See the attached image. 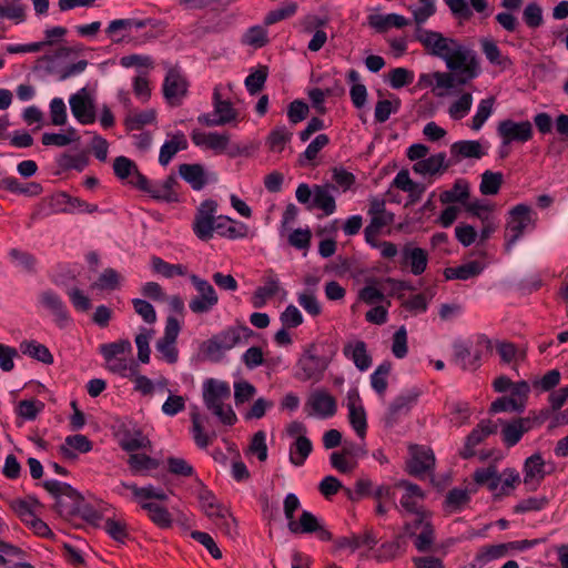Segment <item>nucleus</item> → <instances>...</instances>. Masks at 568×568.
Here are the masks:
<instances>
[{"instance_id":"21","label":"nucleus","mask_w":568,"mask_h":568,"mask_svg":"<svg viewBox=\"0 0 568 568\" xmlns=\"http://www.w3.org/2000/svg\"><path fill=\"white\" fill-rule=\"evenodd\" d=\"M179 174L194 191H201L209 183L217 182L216 173L207 171L202 164L199 163L180 164Z\"/></svg>"},{"instance_id":"8","label":"nucleus","mask_w":568,"mask_h":568,"mask_svg":"<svg viewBox=\"0 0 568 568\" xmlns=\"http://www.w3.org/2000/svg\"><path fill=\"white\" fill-rule=\"evenodd\" d=\"M491 348V342L485 335L478 336L473 343L454 345V363L465 371H475L480 366L485 353Z\"/></svg>"},{"instance_id":"41","label":"nucleus","mask_w":568,"mask_h":568,"mask_svg":"<svg viewBox=\"0 0 568 568\" xmlns=\"http://www.w3.org/2000/svg\"><path fill=\"white\" fill-rule=\"evenodd\" d=\"M377 544V538L372 531H365L359 535H351L342 537L337 541V546L341 549H349L355 551L361 548L372 550Z\"/></svg>"},{"instance_id":"38","label":"nucleus","mask_w":568,"mask_h":568,"mask_svg":"<svg viewBox=\"0 0 568 568\" xmlns=\"http://www.w3.org/2000/svg\"><path fill=\"white\" fill-rule=\"evenodd\" d=\"M545 462L540 454H534L525 460L524 464V483L531 485L532 488L539 486L545 478Z\"/></svg>"},{"instance_id":"39","label":"nucleus","mask_w":568,"mask_h":568,"mask_svg":"<svg viewBox=\"0 0 568 568\" xmlns=\"http://www.w3.org/2000/svg\"><path fill=\"white\" fill-rule=\"evenodd\" d=\"M409 23V20L398 13L387 14H371L368 17V24L377 32H385L390 28H404Z\"/></svg>"},{"instance_id":"46","label":"nucleus","mask_w":568,"mask_h":568,"mask_svg":"<svg viewBox=\"0 0 568 568\" xmlns=\"http://www.w3.org/2000/svg\"><path fill=\"white\" fill-rule=\"evenodd\" d=\"M333 186L331 185H315L313 189V205L322 210L326 215H331L336 210L334 195L332 194Z\"/></svg>"},{"instance_id":"45","label":"nucleus","mask_w":568,"mask_h":568,"mask_svg":"<svg viewBox=\"0 0 568 568\" xmlns=\"http://www.w3.org/2000/svg\"><path fill=\"white\" fill-rule=\"evenodd\" d=\"M313 450V444L308 437L295 438L290 445L288 458L292 465L301 467Z\"/></svg>"},{"instance_id":"51","label":"nucleus","mask_w":568,"mask_h":568,"mask_svg":"<svg viewBox=\"0 0 568 568\" xmlns=\"http://www.w3.org/2000/svg\"><path fill=\"white\" fill-rule=\"evenodd\" d=\"M197 499L202 510L212 520L216 516H221L222 511L225 509V507L219 504L215 495L202 484L197 493Z\"/></svg>"},{"instance_id":"29","label":"nucleus","mask_w":568,"mask_h":568,"mask_svg":"<svg viewBox=\"0 0 568 568\" xmlns=\"http://www.w3.org/2000/svg\"><path fill=\"white\" fill-rule=\"evenodd\" d=\"M399 263L403 268H408L412 274L418 276L427 268L428 254L422 247L406 244L400 251Z\"/></svg>"},{"instance_id":"18","label":"nucleus","mask_w":568,"mask_h":568,"mask_svg":"<svg viewBox=\"0 0 568 568\" xmlns=\"http://www.w3.org/2000/svg\"><path fill=\"white\" fill-rule=\"evenodd\" d=\"M348 422L359 438H365L367 432V416L359 392L356 387L349 388L346 394Z\"/></svg>"},{"instance_id":"49","label":"nucleus","mask_w":568,"mask_h":568,"mask_svg":"<svg viewBox=\"0 0 568 568\" xmlns=\"http://www.w3.org/2000/svg\"><path fill=\"white\" fill-rule=\"evenodd\" d=\"M484 270V265L478 261H470L456 267H447L444 275L447 280L467 281L479 275Z\"/></svg>"},{"instance_id":"13","label":"nucleus","mask_w":568,"mask_h":568,"mask_svg":"<svg viewBox=\"0 0 568 568\" xmlns=\"http://www.w3.org/2000/svg\"><path fill=\"white\" fill-rule=\"evenodd\" d=\"M416 40L433 57L443 61L447 58L457 39L445 37L443 33L418 27L415 33Z\"/></svg>"},{"instance_id":"27","label":"nucleus","mask_w":568,"mask_h":568,"mask_svg":"<svg viewBox=\"0 0 568 568\" xmlns=\"http://www.w3.org/2000/svg\"><path fill=\"white\" fill-rule=\"evenodd\" d=\"M410 458L407 462V470L410 475L422 476L435 465V456L430 448L418 445L409 446Z\"/></svg>"},{"instance_id":"30","label":"nucleus","mask_w":568,"mask_h":568,"mask_svg":"<svg viewBox=\"0 0 568 568\" xmlns=\"http://www.w3.org/2000/svg\"><path fill=\"white\" fill-rule=\"evenodd\" d=\"M114 174L122 181L140 189L141 184L146 183V176L140 173L136 164L126 156H118L113 162Z\"/></svg>"},{"instance_id":"36","label":"nucleus","mask_w":568,"mask_h":568,"mask_svg":"<svg viewBox=\"0 0 568 568\" xmlns=\"http://www.w3.org/2000/svg\"><path fill=\"white\" fill-rule=\"evenodd\" d=\"M517 542L489 545L481 547L475 556L474 567H483L488 562L505 557L510 549H516Z\"/></svg>"},{"instance_id":"17","label":"nucleus","mask_w":568,"mask_h":568,"mask_svg":"<svg viewBox=\"0 0 568 568\" xmlns=\"http://www.w3.org/2000/svg\"><path fill=\"white\" fill-rule=\"evenodd\" d=\"M396 486L404 488L399 506L395 505L399 511L404 510L408 514L418 516V518L428 516V513L423 506L425 494L418 485L407 480H399Z\"/></svg>"},{"instance_id":"54","label":"nucleus","mask_w":568,"mask_h":568,"mask_svg":"<svg viewBox=\"0 0 568 568\" xmlns=\"http://www.w3.org/2000/svg\"><path fill=\"white\" fill-rule=\"evenodd\" d=\"M418 392L415 389L399 394L389 405L388 413L392 419L400 414L407 413L418 398Z\"/></svg>"},{"instance_id":"52","label":"nucleus","mask_w":568,"mask_h":568,"mask_svg":"<svg viewBox=\"0 0 568 568\" xmlns=\"http://www.w3.org/2000/svg\"><path fill=\"white\" fill-rule=\"evenodd\" d=\"M293 132L285 125L274 128L266 138V145L273 153H281L291 142Z\"/></svg>"},{"instance_id":"50","label":"nucleus","mask_w":568,"mask_h":568,"mask_svg":"<svg viewBox=\"0 0 568 568\" xmlns=\"http://www.w3.org/2000/svg\"><path fill=\"white\" fill-rule=\"evenodd\" d=\"M390 371L392 363L388 361H384L371 374V386L381 398L385 397L388 387V376L390 374Z\"/></svg>"},{"instance_id":"22","label":"nucleus","mask_w":568,"mask_h":568,"mask_svg":"<svg viewBox=\"0 0 568 568\" xmlns=\"http://www.w3.org/2000/svg\"><path fill=\"white\" fill-rule=\"evenodd\" d=\"M148 20H140L134 18L114 19L109 22L105 28V34L114 44L130 42V34L133 29H143L148 26Z\"/></svg>"},{"instance_id":"57","label":"nucleus","mask_w":568,"mask_h":568,"mask_svg":"<svg viewBox=\"0 0 568 568\" xmlns=\"http://www.w3.org/2000/svg\"><path fill=\"white\" fill-rule=\"evenodd\" d=\"M155 120V110L148 109L141 112H130L124 119V125L130 131L141 130L145 125L154 123Z\"/></svg>"},{"instance_id":"26","label":"nucleus","mask_w":568,"mask_h":568,"mask_svg":"<svg viewBox=\"0 0 568 568\" xmlns=\"http://www.w3.org/2000/svg\"><path fill=\"white\" fill-rule=\"evenodd\" d=\"M501 425V440L506 447H514L517 445L523 436L534 427V422L529 417H518L510 422H503Z\"/></svg>"},{"instance_id":"28","label":"nucleus","mask_w":568,"mask_h":568,"mask_svg":"<svg viewBox=\"0 0 568 568\" xmlns=\"http://www.w3.org/2000/svg\"><path fill=\"white\" fill-rule=\"evenodd\" d=\"M191 139L192 142L199 148L212 150L217 154L229 152V133L194 130L191 134Z\"/></svg>"},{"instance_id":"64","label":"nucleus","mask_w":568,"mask_h":568,"mask_svg":"<svg viewBox=\"0 0 568 568\" xmlns=\"http://www.w3.org/2000/svg\"><path fill=\"white\" fill-rule=\"evenodd\" d=\"M266 26H253L246 30L242 37V42L254 49L263 48L268 42V32Z\"/></svg>"},{"instance_id":"3","label":"nucleus","mask_w":568,"mask_h":568,"mask_svg":"<svg viewBox=\"0 0 568 568\" xmlns=\"http://www.w3.org/2000/svg\"><path fill=\"white\" fill-rule=\"evenodd\" d=\"M99 352L104 358L105 368L122 378H131L135 375V365L132 357V345L129 339H119L112 343L101 344Z\"/></svg>"},{"instance_id":"56","label":"nucleus","mask_w":568,"mask_h":568,"mask_svg":"<svg viewBox=\"0 0 568 568\" xmlns=\"http://www.w3.org/2000/svg\"><path fill=\"white\" fill-rule=\"evenodd\" d=\"M152 271L156 274L164 276L165 278H172L174 276L186 275V266L182 264H171L165 262L159 256H152L151 258Z\"/></svg>"},{"instance_id":"48","label":"nucleus","mask_w":568,"mask_h":568,"mask_svg":"<svg viewBox=\"0 0 568 568\" xmlns=\"http://www.w3.org/2000/svg\"><path fill=\"white\" fill-rule=\"evenodd\" d=\"M450 153L462 159H480L486 154V151L478 141L464 140L453 143Z\"/></svg>"},{"instance_id":"35","label":"nucleus","mask_w":568,"mask_h":568,"mask_svg":"<svg viewBox=\"0 0 568 568\" xmlns=\"http://www.w3.org/2000/svg\"><path fill=\"white\" fill-rule=\"evenodd\" d=\"M495 432L490 420L480 422L466 437L465 444L460 449L459 454L464 459H468L475 455V448L479 445L487 436Z\"/></svg>"},{"instance_id":"25","label":"nucleus","mask_w":568,"mask_h":568,"mask_svg":"<svg viewBox=\"0 0 568 568\" xmlns=\"http://www.w3.org/2000/svg\"><path fill=\"white\" fill-rule=\"evenodd\" d=\"M39 304L50 311L54 317L55 324L60 328H64L72 323V318L64 302L55 292L51 290L43 291L39 295Z\"/></svg>"},{"instance_id":"10","label":"nucleus","mask_w":568,"mask_h":568,"mask_svg":"<svg viewBox=\"0 0 568 568\" xmlns=\"http://www.w3.org/2000/svg\"><path fill=\"white\" fill-rule=\"evenodd\" d=\"M190 281L196 294L190 300L189 308L196 315L210 313L219 304V295L213 285L195 275H190Z\"/></svg>"},{"instance_id":"12","label":"nucleus","mask_w":568,"mask_h":568,"mask_svg":"<svg viewBox=\"0 0 568 568\" xmlns=\"http://www.w3.org/2000/svg\"><path fill=\"white\" fill-rule=\"evenodd\" d=\"M304 409L308 417L328 419L337 413V399L325 388L312 390Z\"/></svg>"},{"instance_id":"1","label":"nucleus","mask_w":568,"mask_h":568,"mask_svg":"<svg viewBox=\"0 0 568 568\" xmlns=\"http://www.w3.org/2000/svg\"><path fill=\"white\" fill-rule=\"evenodd\" d=\"M448 72L436 71L432 74L435 87L434 92L438 98L450 94L456 85H464L481 73L480 60L477 52L469 45L457 41L445 59Z\"/></svg>"},{"instance_id":"55","label":"nucleus","mask_w":568,"mask_h":568,"mask_svg":"<svg viewBox=\"0 0 568 568\" xmlns=\"http://www.w3.org/2000/svg\"><path fill=\"white\" fill-rule=\"evenodd\" d=\"M20 349L24 355H28L43 364L51 365L53 363V355L49 348L37 341H23L20 344Z\"/></svg>"},{"instance_id":"16","label":"nucleus","mask_w":568,"mask_h":568,"mask_svg":"<svg viewBox=\"0 0 568 568\" xmlns=\"http://www.w3.org/2000/svg\"><path fill=\"white\" fill-rule=\"evenodd\" d=\"M70 109L75 120L83 124H93L97 120L94 98L88 88H81L69 99Z\"/></svg>"},{"instance_id":"5","label":"nucleus","mask_w":568,"mask_h":568,"mask_svg":"<svg viewBox=\"0 0 568 568\" xmlns=\"http://www.w3.org/2000/svg\"><path fill=\"white\" fill-rule=\"evenodd\" d=\"M536 226V213L526 204H517L509 212L505 225V250L510 252L526 232Z\"/></svg>"},{"instance_id":"62","label":"nucleus","mask_w":568,"mask_h":568,"mask_svg":"<svg viewBox=\"0 0 568 568\" xmlns=\"http://www.w3.org/2000/svg\"><path fill=\"white\" fill-rule=\"evenodd\" d=\"M394 221V214L385 211L378 215L371 217L369 224L365 227V241L377 237L382 230Z\"/></svg>"},{"instance_id":"31","label":"nucleus","mask_w":568,"mask_h":568,"mask_svg":"<svg viewBox=\"0 0 568 568\" xmlns=\"http://www.w3.org/2000/svg\"><path fill=\"white\" fill-rule=\"evenodd\" d=\"M288 529L293 534H312V532L317 531L320 539H322V540L331 539L329 531L324 529L321 526L318 519L311 511H307V510H304L301 514L298 520H291V523H288Z\"/></svg>"},{"instance_id":"63","label":"nucleus","mask_w":568,"mask_h":568,"mask_svg":"<svg viewBox=\"0 0 568 568\" xmlns=\"http://www.w3.org/2000/svg\"><path fill=\"white\" fill-rule=\"evenodd\" d=\"M153 329L148 327H141L139 333L135 335L134 343L138 348V359L143 364L150 362V341L153 336Z\"/></svg>"},{"instance_id":"37","label":"nucleus","mask_w":568,"mask_h":568,"mask_svg":"<svg viewBox=\"0 0 568 568\" xmlns=\"http://www.w3.org/2000/svg\"><path fill=\"white\" fill-rule=\"evenodd\" d=\"M128 465L134 476H151L160 467V460L150 457L144 453H133L129 455Z\"/></svg>"},{"instance_id":"59","label":"nucleus","mask_w":568,"mask_h":568,"mask_svg":"<svg viewBox=\"0 0 568 568\" xmlns=\"http://www.w3.org/2000/svg\"><path fill=\"white\" fill-rule=\"evenodd\" d=\"M121 448L130 454L150 447L151 442L141 432L124 433L119 442Z\"/></svg>"},{"instance_id":"11","label":"nucleus","mask_w":568,"mask_h":568,"mask_svg":"<svg viewBox=\"0 0 568 568\" xmlns=\"http://www.w3.org/2000/svg\"><path fill=\"white\" fill-rule=\"evenodd\" d=\"M43 487L55 498V508L60 514L72 515L79 510L81 496L71 485L48 479L43 483Z\"/></svg>"},{"instance_id":"33","label":"nucleus","mask_w":568,"mask_h":568,"mask_svg":"<svg viewBox=\"0 0 568 568\" xmlns=\"http://www.w3.org/2000/svg\"><path fill=\"white\" fill-rule=\"evenodd\" d=\"M343 354L361 372L367 371L372 365V356L368 354L366 343L363 341L356 339L346 343L343 347Z\"/></svg>"},{"instance_id":"6","label":"nucleus","mask_w":568,"mask_h":568,"mask_svg":"<svg viewBox=\"0 0 568 568\" xmlns=\"http://www.w3.org/2000/svg\"><path fill=\"white\" fill-rule=\"evenodd\" d=\"M332 358L321 354L320 345L311 343L305 346L296 363L295 377L301 382H320Z\"/></svg>"},{"instance_id":"14","label":"nucleus","mask_w":568,"mask_h":568,"mask_svg":"<svg viewBox=\"0 0 568 568\" xmlns=\"http://www.w3.org/2000/svg\"><path fill=\"white\" fill-rule=\"evenodd\" d=\"M497 134L500 138L501 146H508L511 143L524 144L530 141L534 130L532 124L528 120L516 122L506 119L498 123Z\"/></svg>"},{"instance_id":"43","label":"nucleus","mask_w":568,"mask_h":568,"mask_svg":"<svg viewBox=\"0 0 568 568\" xmlns=\"http://www.w3.org/2000/svg\"><path fill=\"white\" fill-rule=\"evenodd\" d=\"M447 169L446 154L444 152L433 154L422 161L415 162L413 171L420 175H434Z\"/></svg>"},{"instance_id":"9","label":"nucleus","mask_w":568,"mask_h":568,"mask_svg":"<svg viewBox=\"0 0 568 568\" xmlns=\"http://www.w3.org/2000/svg\"><path fill=\"white\" fill-rule=\"evenodd\" d=\"M217 206L215 200L207 199L196 207L191 227L200 241L207 242L215 236Z\"/></svg>"},{"instance_id":"60","label":"nucleus","mask_w":568,"mask_h":568,"mask_svg":"<svg viewBox=\"0 0 568 568\" xmlns=\"http://www.w3.org/2000/svg\"><path fill=\"white\" fill-rule=\"evenodd\" d=\"M414 21L419 27L425 23L436 12V0H416L409 6Z\"/></svg>"},{"instance_id":"2","label":"nucleus","mask_w":568,"mask_h":568,"mask_svg":"<svg viewBox=\"0 0 568 568\" xmlns=\"http://www.w3.org/2000/svg\"><path fill=\"white\" fill-rule=\"evenodd\" d=\"M202 396L205 407L223 424L233 426L237 416L227 403L231 397L230 384L216 378H207L202 386Z\"/></svg>"},{"instance_id":"15","label":"nucleus","mask_w":568,"mask_h":568,"mask_svg":"<svg viewBox=\"0 0 568 568\" xmlns=\"http://www.w3.org/2000/svg\"><path fill=\"white\" fill-rule=\"evenodd\" d=\"M181 331L180 322L169 316L165 322L164 334L155 343V349L160 354L161 358L169 364H174L179 358V351L176 347V339Z\"/></svg>"},{"instance_id":"61","label":"nucleus","mask_w":568,"mask_h":568,"mask_svg":"<svg viewBox=\"0 0 568 568\" xmlns=\"http://www.w3.org/2000/svg\"><path fill=\"white\" fill-rule=\"evenodd\" d=\"M495 98L489 97L479 101L476 113L471 118L470 128L479 131L494 112Z\"/></svg>"},{"instance_id":"19","label":"nucleus","mask_w":568,"mask_h":568,"mask_svg":"<svg viewBox=\"0 0 568 568\" xmlns=\"http://www.w3.org/2000/svg\"><path fill=\"white\" fill-rule=\"evenodd\" d=\"M189 82L178 68H169L163 81V95L171 105H179L186 95Z\"/></svg>"},{"instance_id":"58","label":"nucleus","mask_w":568,"mask_h":568,"mask_svg":"<svg viewBox=\"0 0 568 568\" xmlns=\"http://www.w3.org/2000/svg\"><path fill=\"white\" fill-rule=\"evenodd\" d=\"M469 196L468 183L464 180H457L453 187L440 193L439 200L443 204L465 203Z\"/></svg>"},{"instance_id":"20","label":"nucleus","mask_w":568,"mask_h":568,"mask_svg":"<svg viewBox=\"0 0 568 568\" xmlns=\"http://www.w3.org/2000/svg\"><path fill=\"white\" fill-rule=\"evenodd\" d=\"M274 296H280L285 300L287 291L282 287L277 275L270 271L263 278V285L258 286L252 294L250 302L254 308H262L266 305L267 301Z\"/></svg>"},{"instance_id":"34","label":"nucleus","mask_w":568,"mask_h":568,"mask_svg":"<svg viewBox=\"0 0 568 568\" xmlns=\"http://www.w3.org/2000/svg\"><path fill=\"white\" fill-rule=\"evenodd\" d=\"M215 235L229 240L244 239L248 235V226L227 215H219L215 225Z\"/></svg>"},{"instance_id":"53","label":"nucleus","mask_w":568,"mask_h":568,"mask_svg":"<svg viewBox=\"0 0 568 568\" xmlns=\"http://www.w3.org/2000/svg\"><path fill=\"white\" fill-rule=\"evenodd\" d=\"M123 280V276L116 270L108 267L99 275L97 281L91 285V288L99 291H116L121 287Z\"/></svg>"},{"instance_id":"4","label":"nucleus","mask_w":568,"mask_h":568,"mask_svg":"<svg viewBox=\"0 0 568 568\" xmlns=\"http://www.w3.org/2000/svg\"><path fill=\"white\" fill-rule=\"evenodd\" d=\"M254 332L245 325L230 326L213 337L204 345V354L211 361H220L232 348L246 344Z\"/></svg>"},{"instance_id":"24","label":"nucleus","mask_w":568,"mask_h":568,"mask_svg":"<svg viewBox=\"0 0 568 568\" xmlns=\"http://www.w3.org/2000/svg\"><path fill=\"white\" fill-rule=\"evenodd\" d=\"M178 186V180L174 175H168L164 180L159 182H150L146 179L145 184H141L140 189L143 192L150 194L154 200L174 203L179 202V194L175 190Z\"/></svg>"},{"instance_id":"40","label":"nucleus","mask_w":568,"mask_h":568,"mask_svg":"<svg viewBox=\"0 0 568 568\" xmlns=\"http://www.w3.org/2000/svg\"><path fill=\"white\" fill-rule=\"evenodd\" d=\"M92 449L90 439L81 434L68 436L64 444L60 446V453L64 458L74 459L77 453L85 454Z\"/></svg>"},{"instance_id":"44","label":"nucleus","mask_w":568,"mask_h":568,"mask_svg":"<svg viewBox=\"0 0 568 568\" xmlns=\"http://www.w3.org/2000/svg\"><path fill=\"white\" fill-rule=\"evenodd\" d=\"M479 43L483 54L490 64L500 67L501 69H506L511 65L510 59L501 52L493 39L484 38Z\"/></svg>"},{"instance_id":"7","label":"nucleus","mask_w":568,"mask_h":568,"mask_svg":"<svg viewBox=\"0 0 568 568\" xmlns=\"http://www.w3.org/2000/svg\"><path fill=\"white\" fill-rule=\"evenodd\" d=\"M224 87L217 84L213 89L212 104L213 111L209 113H202L197 116V122L206 126H222L240 121V113L234 108L232 102L227 99H223Z\"/></svg>"},{"instance_id":"47","label":"nucleus","mask_w":568,"mask_h":568,"mask_svg":"<svg viewBox=\"0 0 568 568\" xmlns=\"http://www.w3.org/2000/svg\"><path fill=\"white\" fill-rule=\"evenodd\" d=\"M329 138L325 133L317 134L306 146L305 151L298 155L301 166L314 165L318 153L328 145Z\"/></svg>"},{"instance_id":"23","label":"nucleus","mask_w":568,"mask_h":568,"mask_svg":"<svg viewBox=\"0 0 568 568\" xmlns=\"http://www.w3.org/2000/svg\"><path fill=\"white\" fill-rule=\"evenodd\" d=\"M115 491L121 496H126V491H130L132 495V499L141 507L146 500L155 499V500H166V493L154 485H145L143 487H139L133 483L121 481L119 486L115 488Z\"/></svg>"},{"instance_id":"32","label":"nucleus","mask_w":568,"mask_h":568,"mask_svg":"<svg viewBox=\"0 0 568 568\" xmlns=\"http://www.w3.org/2000/svg\"><path fill=\"white\" fill-rule=\"evenodd\" d=\"M189 146L187 139L182 131L169 133L168 139L160 148L159 163L162 166L169 165L172 159L181 151L186 150Z\"/></svg>"},{"instance_id":"42","label":"nucleus","mask_w":568,"mask_h":568,"mask_svg":"<svg viewBox=\"0 0 568 568\" xmlns=\"http://www.w3.org/2000/svg\"><path fill=\"white\" fill-rule=\"evenodd\" d=\"M146 500L142 504L141 508L146 511L150 520L160 528H170L173 524V518L170 511L162 505Z\"/></svg>"}]
</instances>
